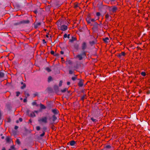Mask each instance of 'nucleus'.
<instances>
[{"instance_id":"nucleus-50","label":"nucleus","mask_w":150,"mask_h":150,"mask_svg":"<svg viewBox=\"0 0 150 150\" xmlns=\"http://www.w3.org/2000/svg\"><path fill=\"white\" fill-rule=\"evenodd\" d=\"M67 34H66V33H65V34H64V38H67Z\"/></svg>"},{"instance_id":"nucleus-58","label":"nucleus","mask_w":150,"mask_h":150,"mask_svg":"<svg viewBox=\"0 0 150 150\" xmlns=\"http://www.w3.org/2000/svg\"><path fill=\"white\" fill-rule=\"evenodd\" d=\"M1 110H0V120H1Z\"/></svg>"},{"instance_id":"nucleus-33","label":"nucleus","mask_w":150,"mask_h":150,"mask_svg":"<svg viewBox=\"0 0 150 150\" xmlns=\"http://www.w3.org/2000/svg\"><path fill=\"white\" fill-rule=\"evenodd\" d=\"M42 129H43L42 132H45V131H46L47 129V128L46 127H43Z\"/></svg>"},{"instance_id":"nucleus-64","label":"nucleus","mask_w":150,"mask_h":150,"mask_svg":"<svg viewBox=\"0 0 150 150\" xmlns=\"http://www.w3.org/2000/svg\"><path fill=\"white\" fill-rule=\"evenodd\" d=\"M147 93L148 94H149L150 93V91H148L147 92Z\"/></svg>"},{"instance_id":"nucleus-4","label":"nucleus","mask_w":150,"mask_h":150,"mask_svg":"<svg viewBox=\"0 0 150 150\" xmlns=\"http://www.w3.org/2000/svg\"><path fill=\"white\" fill-rule=\"evenodd\" d=\"M38 121L39 122H42L45 123H47V117H42L41 119H40L38 120Z\"/></svg>"},{"instance_id":"nucleus-53","label":"nucleus","mask_w":150,"mask_h":150,"mask_svg":"<svg viewBox=\"0 0 150 150\" xmlns=\"http://www.w3.org/2000/svg\"><path fill=\"white\" fill-rule=\"evenodd\" d=\"M73 73V71L71 70L69 71V74H72Z\"/></svg>"},{"instance_id":"nucleus-52","label":"nucleus","mask_w":150,"mask_h":150,"mask_svg":"<svg viewBox=\"0 0 150 150\" xmlns=\"http://www.w3.org/2000/svg\"><path fill=\"white\" fill-rule=\"evenodd\" d=\"M59 54L55 53V54H54V56H55L58 57V56H59Z\"/></svg>"},{"instance_id":"nucleus-21","label":"nucleus","mask_w":150,"mask_h":150,"mask_svg":"<svg viewBox=\"0 0 150 150\" xmlns=\"http://www.w3.org/2000/svg\"><path fill=\"white\" fill-rule=\"evenodd\" d=\"M79 45L77 43H76L74 45V47L75 49L78 50L79 49Z\"/></svg>"},{"instance_id":"nucleus-15","label":"nucleus","mask_w":150,"mask_h":150,"mask_svg":"<svg viewBox=\"0 0 150 150\" xmlns=\"http://www.w3.org/2000/svg\"><path fill=\"white\" fill-rule=\"evenodd\" d=\"M76 144V142L74 140H72L69 142L70 145L73 146L74 145Z\"/></svg>"},{"instance_id":"nucleus-63","label":"nucleus","mask_w":150,"mask_h":150,"mask_svg":"<svg viewBox=\"0 0 150 150\" xmlns=\"http://www.w3.org/2000/svg\"><path fill=\"white\" fill-rule=\"evenodd\" d=\"M70 35V34H68V35H67V38L68 39H69L70 38V37H69Z\"/></svg>"},{"instance_id":"nucleus-45","label":"nucleus","mask_w":150,"mask_h":150,"mask_svg":"<svg viewBox=\"0 0 150 150\" xmlns=\"http://www.w3.org/2000/svg\"><path fill=\"white\" fill-rule=\"evenodd\" d=\"M96 15L97 16H100V12H97L96 13Z\"/></svg>"},{"instance_id":"nucleus-61","label":"nucleus","mask_w":150,"mask_h":150,"mask_svg":"<svg viewBox=\"0 0 150 150\" xmlns=\"http://www.w3.org/2000/svg\"><path fill=\"white\" fill-rule=\"evenodd\" d=\"M70 84V83L69 82V81H68L67 82V84L68 85H69Z\"/></svg>"},{"instance_id":"nucleus-9","label":"nucleus","mask_w":150,"mask_h":150,"mask_svg":"<svg viewBox=\"0 0 150 150\" xmlns=\"http://www.w3.org/2000/svg\"><path fill=\"white\" fill-rule=\"evenodd\" d=\"M53 107V105L50 103H48L47 105V108L49 110H50Z\"/></svg>"},{"instance_id":"nucleus-25","label":"nucleus","mask_w":150,"mask_h":150,"mask_svg":"<svg viewBox=\"0 0 150 150\" xmlns=\"http://www.w3.org/2000/svg\"><path fill=\"white\" fill-rule=\"evenodd\" d=\"M89 43L91 46H93V45L95 44L96 43L94 41H90L89 42Z\"/></svg>"},{"instance_id":"nucleus-16","label":"nucleus","mask_w":150,"mask_h":150,"mask_svg":"<svg viewBox=\"0 0 150 150\" xmlns=\"http://www.w3.org/2000/svg\"><path fill=\"white\" fill-rule=\"evenodd\" d=\"M40 105L41 109H45L46 108V107L42 103H40Z\"/></svg>"},{"instance_id":"nucleus-7","label":"nucleus","mask_w":150,"mask_h":150,"mask_svg":"<svg viewBox=\"0 0 150 150\" xmlns=\"http://www.w3.org/2000/svg\"><path fill=\"white\" fill-rule=\"evenodd\" d=\"M87 47V45L86 42H83L82 44V49L83 50V51H84V50L86 49Z\"/></svg>"},{"instance_id":"nucleus-23","label":"nucleus","mask_w":150,"mask_h":150,"mask_svg":"<svg viewBox=\"0 0 150 150\" xmlns=\"http://www.w3.org/2000/svg\"><path fill=\"white\" fill-rule=\"evenodd\" d=\"M6 141L8 143L11 142V139L10 137H7L6 138Z\"/></svg>"},{"instance_id":"nucleus-2","label":"nucleus","mask_w":150,"mask_h":150,"mask_svg":"<svg viewBox=\"0 0 150 150\" xmlns=\"http://www.w3.org/2000/svg\"><path fill=\"white\" fill-rule=\"evenodd\" d=\"M86 20L87 23L91 26L93 25V24L91 23V22H94V23L95 22V21H96L95 19H91L90 17H88L86 19Z\"/></svg>"},{"instance_id":"nucleus-17","label":"nucleus","mask_w":150,"mask_h":150,"mask_svg":"<svg viewBox=\"0 0 150 150\" xmlns=\"http://www.w3.org/2000/svg\"><path fill=\"white\" fill-rule=\"evenodd\" d=\"M76 40V38H75L73 36H72L71 37V39H69V42H72Z\"/></svg>"},{"instance_id":"nucleus-46","label":"nucleus","mask_w":150,"mask_h":150,"mask_svg":"<svg viewBox=\"0 0 150 150\" xmlns=\"http://www.w3.org/2000/svg\"><path fill=\"white\" fill-rule=\"evenodd\" d=\"M50 53L51 54H52V55H54V51L52 50L50 52Z\"/></svg>"},{"instance_id":"nucleus-56","label":"nucleus","mask_w":150,"mask_h":150,"mask_svg":"<svg viewBox=\"0 0 150 150\" xmlns=\"http://www.w3.org/2000/svg\"><path fill=\"white\" fill-rule=\"evenodd\" d=\"M19 120L20 122H21L23 121V119H22V118H19Z\"/></svg>"},{"instance_id":"nucleus-12","label":"nucleus","mask_w":150,"mask_h":150,"mask_svg":"<svg viewBox=\"0 0 150 150\" xmlns=\"http://www.w3.org/2000/svg\"><path fill=\"white\" fill-rule=\"evenodd\" d=\"M54 89L56 93H57L59 91V87L57 86L54 85Z\"/></svg>"},{"instance_id":"nucleus-29","label":"nucleus","mask_w":150,"mask_h":150,"mask_svg":"<svg viewBox=\"0 0 150 150\" xmlns=\"http://www.w3.org/2000/svg\"><path fill=\"white\" fill-rule=\"evenodd\" d=\"M16 142L17 143V144L18 145H20L21 144V142H20L19 139H16Z\"/></svg>"},{"instance_id":"nucleus-36","label":"nucleus","mask_w":150,"mask_h":150,"mask_svg":"<svg viewBox=\"0 0 150 150\" xmlns=\"http://www.w3.org/2000/svg\"><path fill=\"white\" fill-rule=\"evenodd\" d=\"M6 107H7V109L9 110H10L11 109V108L10 105H6Z\"/></svg>"},{"instance_id":"nucleus-32","label":"nucleus","mask_w":150,"mask_h":150,"mask_svg":"<svg viewBox=\"0 0 150 150\" xmlns=\"http://www.w3.org/2000/svg\"><path fill=\"white\" fill-rule=\"evenodd\" d=\"M26 85L25 84H24L23 86L21 87V88L22 89H23L26 87Z\"/></svg>"},{"instance_id":"nucleus-39","label":"nucleus","mask_w":150,"mask_h":150,"mask_svg":"<svg viewBox=\"0 0 150 150\" xmlns=\"http://www.w3.org/2000/svg\"><path fill=\"white\" fill-rule=\"evenodd\" d=\"M111 146L109 145H107L105 147V148H107V149H110V148H111Z\"/></svg>"},{"instance_id":"nucleus-5","label":"nucleus","mask_w":150,"mask_h":150,"mask_svg":"<svg viewBox=\"0 0 150 150\" xmlns=\"http://www.w3.org/2000/svg\"><path fill=\"white\" fill-rule=\"evenodd\" d=\"M67 29V25H62L59 29L63 31H64L66 30Z\"/></svg>"},{"instance_id":"nucleus-6","label":"nucleus","mask_w":150,"mask_h":150,"mask_svg":"<svg viewBox=\"0 0 150 150\" xmlns=\"http://www.w3.org/2000/svg\"><path fill=\"white\" fill-rule=\"evenodd\" d=\"M52 112L54 115H57L59 113V111L56 108L52 109L51 110Z\"/></svg>"},{"instance_id":"nucleus-48","label":"nucleus","mask_w":150,"mask_h":150,"mask_svg":"<svg viewBox=\"0 0 150 150\" xmlns=\"http://www.w3.org/2000/svg\"><path fill=\"white\" fill-rule=\"evenodd\" d=\"M38 95V93H36L33 94V96L34 97L37 96V95Z\"/></svg>"},{"instance_id":"nucleus-37","label":"nucleus","mask_w":150,"mask_h":150,"mask_svg":"<svg viewBox=\"0 0 150 150\" xmlns=\"http://www.w3.org/2000/svg\"><path fill=\"white\" fill-rule=\"evenodd\" d=\"M105 17L106 18H107L108 19H109V18L110 16L108 14H107L105 15Z\"/></svg>"},{"instance_id":"nucleus-14","label":"nucleus","mask_w":150,"mask_h":150,"mask_svg":"<svg viewBox=\"0 0 150 150\" xmlns=\"http://www.w3.org/2000/svg\"><path fill=\"white\" fill-rule=\"evenodd\" d=\"M125 55V53L124 52H122L121 53L118 54L117 56L119 58H121L122 56H124Z\"/></svg>"},{"instance_id":"nucleus-24","label":"nucleus","mask_w":150,"mask_h":150,"mask_svg":"<svg viewBox=\"0 0 150 150\" xmlns=\"http://www.w3.org/2000/svg\"><path fill=\"white\" fill-rule=\"evenodd\" d=\"M41 23L39 22L37 23L35 25V28H36L38 27L40 25H41Z\"/></svg>"},{"instance_id":"nucleus-18","label":"nucleus","mask_w":150,"mask_h":150,"mask_svg":"<svg viewBox=\"0 0 150 150\" xmlns=\"http://www.w3.org/2000/svg\"><path fill=\"white\" fill-rule=\"evenodd\" d=\"M4 73L2 71H0V78H3L4 76Z\"/></svg>"},{"instance_id":"nucleus-40","label":"nucleus","mask_w":150,"mask_h":150,"mask_svg":"<svg viewBox=\"0 0 150 150\" xmlns=\"http://www.w3.org/2000/svg\"><path fill=\"white\" fill-rule=\"evenodd\" d=\"M16 96H18L20 94V93L19 91H17L16 92Z\"/></svg>"},{"instance_id":"nucleus-49","label":"nucleus","mask_w":150,"mask_h":150,"mask_svg":"<svg viewBox=\"0 0 150 150\" xmlns=\"http://www.w3.org/2000/svg\"><path fill=\"white\" fill-rule=\"evenodd\" d=\"M67 63L68 64H72V62L70 60H69L68 61Z\"/></svg>"},{"instance_id":"nucleus-13","label":"nucleus","mask_w":150,"mask_h":150,"mask_svg":"<svg viewBox=\"0 0 150 150\" xmlns=\"http://www.w3.org/2000/svg\"><path fill=\"white\" fill-rule=\"evenodd\" d=\"M52 122H51L50 124H52L57 119V117L55 115H53L52 116Z\"/></svg>"},{"instance_id":"nucleus-35","label":"nucleus","mask_w":150,"mask_h":150,"mask_svg":"<svg viewBox=\"0 0 150 150\" xmlns=\"http://www.w3.org/2000/svg\"><path fill=\"white\" fill-rule=\"evenodd\" d=\"M141 74L143 76H146V74L145 72H142L141 73Z\"/></svg>"},{"instance_id":"nucleus-26","label":"nucleus","mask_w":150,"mask_h":150,"mask_svg":"<svg viewBox=\"0 0 150 150\" xmlns=\"http://www.w3.org/2000/svg\"><path fill=\"white\" fill-rule=\"evenodd\" d=\"M30 116L32 117H35L36 116V115L35 113H34V112H33L30 114Z\"/></svg>"},{"instance_id":"nucleus-59","label":"nucleus","mask_w":150,"mask_h":150,"mask_svg":"<svg viewBox=\"0 0 150 150\" xmlns=\"http://www.w3.org/2000/svg\"><path fill=\"white\" fill-rule=\"evenodd\" d=\"M42 41L43 42V44H45L46 43V42L45 41V39H43L42 40Z\"/></svg>"},{"instance_id":"nucleus-44","label":"nucleus","mask_w":150,"mask_h":150,"mask_svg":"<svg viewBox=\"0 0 150 150\" xmlns=\"http://www.w3.org/2000/svg\"><path fill=\"white\" fill-rule=\"evenodd\" d=\"M43 132L42 133V134H41L40 135V137H43L44 135L45 134V132Z\"/></svg>"},{"instance_id":"nucleus-3","label":"nucleus","mask_w":150,"mask_h":150,"mask_svg":"<svg viewBox=\"0 0 150 150\" xmlns=\"http://www.w3.org/2000/svg\"><path fill=\"white\" fill-rule=\"evenodd\" d=\"M99 24L97 22H95L93 24V27L92 28L94 31H98V26Z\"/></svg>"},{"instance_id":"nucleus-19","label":"nucleus","mask_w":150,"mask_h":150,"mask_svg":"<svg viewBox=\"0 0 150 150\" xmlns=\"http://www.w3.org/2000/svg\"><path fill=\"white\" fill-rule=\"evenodd\" d=\"M63 23L62 22H60L59 21H58L57 22V24L58 26L60 28V27L61 26V25H62Z\"/></svg>"},{"instance_id":"nucleus-57","label":"nucleus","mask_w":150,"mask_h":150,"mask_svg":"<svg viewBox=\"0 0 150 150\" xmlns=\"http://www.w3.org/2000/svg\"><path fill=\"white\" fill-rule=\"evenodd\" d=\"M18 128V126H15L14 127V129H17Z\"/></svg>"},{"instance_id":"nucleus-38","label":"nucleus","mask_w":150,"mask_h":150,"mask_svg":"<svg viewBox=\"0 0 150 150\" xmlns=\"http://www.w3.org/2000/svg\"><path fill=\"white\" fill-rule=\"evenodd\" d=\"M62 82L63 81H62L61 80L60 81L59 84V86H62Z\"/></svg>"},{"instance_id":"nucleus-20","label":"nucleus","mask_w":150,"mask_h":150,"mask_svg":"<svg viewBox=\"0 0 150 150\" xmlns=\"http://www.w3.org/2000/svg\"><path fill=\"white\" fill-rule=\"evenodd\" d=\"M21 24V21H18L17 22L14 23L13 25H14L16 26L17 25H19Z\"/></svg>"},{"instance_id":"nucleus-60","label":"nucleus","mask_w":150,"mask_h":150,"mask_svg":"<svg viewBox=\"0 0 150 150\" xmlns=\"http://www.w3.org/2000/svg\"><path fill=\"white\" fill-rule=\"evenodd\" d=\"M51 119H52L51 117H49V120L50 121V123L51 122H52L51 121Z\"/></svg>"},{"instance_id":"nucleus-51","label":"nucleus","mask_w":150,"mask_h":150,"mask_svg":"<svg viewBox=\"0 0 150 150\" xmlns=\"http://www.w3.org/2000/svg\"><path fill=\"white\" fill-rule=\"evenodd\" d=\"M84 98V96H83L81 97V99L82 100H83Z\"/></svg>"},{"instance_id":"nucleus-31","label":"nucleus","mask_w":150,"mask_h":150,"mask_svg":"<svg viewBox=\"0 0 150 150\" xmlns=\"http://www.w3.org/2000/svg\"><path fill=\"white\" fill-rule=\"evenodd\" d=\"M76 76L77 75H76L75 76L72 77L71 78V79L73 81H75L77 79Z\"/></svg>"},{"instance_id":"nucleus-47","label":"nucleus","mask_w":150,"mask_h":150,"mask_svg":"<svg viewBox=\"0 0 150 150\" xmlns=\"http://www.w3.org/2000/svg\"><path fill=\"white\" fill-rule=\"evenodd\" d=\"M36 104V103L35 102H33L32 103V105H35Z\"/></svg>"},{"instance_id":"nucleus-11","label":"nucleus","mask_w":150,"mask_h":150,"mask_svg":"<svg viewBox=\"0 0 150 150\" xmlns=\"http://www.w3.org/2000/svg\"><path fill=\"white\" fill-rule=\"evenodd\" d=\"M78 80H79V81L78 83V85L80 87H82L83 85V80H81V79H79Z\"/></svg>"},{"instance_id":"nucleus-54","label":"nucleus","mask_w":150,"mask_h":150,"mask_svg":"<svg viewBox=\"0 0 150 150\" xmlns=\"http://www.w3.org/2000/svg\"><path fill=\"white\" fill-rule=\"evenodd\" d=\"M17 6L19 8H21V6L20 5H19V4H17Z\"/></svg>"},{"instance_id":"nucleus-41","label":"nucleus","mask_w":150,"mask_h":150,"mask_svg":"<svg viewBox=\"0 0 150 150\" xmlns=\"http://www.w3.org/2000/svg\"><path fill=\"white\" fill-rule=\"evenodd\" d=\"M11 149H12L13 150H16L14 146L13 145L11 146Z\"/></svg>"},{"instance_id":"nucleus-43","label":"nucleus","mask_w":150,"mask_h":150,"mask_svg":"<svg viewBox=\"0 0 150 150\" xmlns=\"http://www.w3.org/2000/svg\"><path fill=\"white\" fill-rule=\"evenodd\" d=\"M25 95L26 98L27 97H28L30 96V94L28 93H26L25 92Z\"/></svg>"},{"instance_id":"nucleus-22","label":"nucleus","mask_w":150,"mask_h":150,"mask_svg":"<svg viewBox=\"0 0 150 150\" xmlns=\"http://www.w3.org/2000/svg\"><path fill=\"white\" fill-rule=\"evenodd\" d=\"M52 81V78L51 76H49L48 79V82L49 83Z\"/></svg>"},{"instance_id":"nucleus-34","label":"nucleus","mask_w":150,"mask_h":150,"mask_svg":"<svg viewBox=\"0 0 150 150\" xmlns=\"http://www.w3.org/2000/svg\"><path fill=\"white\" fill-rule=\"evenodd\" d=\"M91 119L92 121L93 122H96L97 121V120L96 119H94L93 117H91Z\"/></svg>"},{"instance_id":"nucleus-28","label":"nucleus","mask_w":150,"mask_h":150,"mask_svg":"<svg viewBox=\"0 0 150 150\" xmlns=\"http://www.w3.org/2000/svg\"><path fill=\"white\" fill-rule=\"evenodd\" d=\"M109 40V38L108 37L105 38L103 39V40L105 42H108V40Z\"/></svg>"},{"instance_id":"nucleus-55","label":"nucleus","mask_w":150,"mask_h":150,"mask_svg":"<svg viewBox=\"0 0 150 150\" xmlns=\"http://www.w3.org/2000/svg\"><path fill=\"white\" fill-rule=\"evenodd\" d=\"M27 99H26V98H24L23 100V102H24V103H25L26 102H27Z\"/></svg>"},{"instance_id":"nucleus-1","label":"nucleus","mask_w":150,"mask_h":150,"mask_svg":"<svg viewBox=\"0 0 150 150\" xmlns=\"http://www.w3.org/2000/svg\"><path fill=\"white\" fill-rule=\"evenodd\" d=\"M76 57L79 58V60H81L83 58L86 57L85 51H83L82 53L76 56Z\"/></svg>"},{"instance_id":"nucleus-62","label":"nucleus","mask_w":150,"mask_h":150,"mask_svg":"<svg viewBox=\"0 0 150 150\" xmlns=\"http://www.w3.org/2000/svg\"><path fill=\"white\" fill-rule=\"evenodd\" d=\"M34 12L36 14H37V13H38V11L37 10H35Z\"/></svg>"},{"instance_id":"nucleus-10","label":"nucleus","mask_w":150,"mask_h":150,"mask_svg":"<svg viewBox=\"0 0 150 150\" xmlns=\"http://www.w3.org/2000/svg\"><path fill=\"white\" fill-rule=\"evenodd\" d=\"M30 23V21L29 20H23L21 21V24H28Z\"/></svg>"},{"instance_id":"nucleus-8","label":"nucleus","mask_w":150,"mask_h":150,"mask_svg":"<svg viewBox=\"0 0 150 150\" xmlns=\"http://www.w3.org/2000/svg\"><path fill=\"white\" fill-rule=\"evenodd\" d=\"M117 9V8L116 6H114L112 8L110 7L109 9V10L110 11L114 12H115Z\"/></svg>"},{"instance_id":"nucleus-42","label":"nucleus","mask_w":150,"mask_h":150,"mask_svg":"<svg viewBox=\"0 0 150 150\" xmlns=\"http://www.w3.org/2000/svg\"><path fill=\"white\" fill-rule=\"evenodd\" d=\"M36 129L37 130L39 131L40 129V127L39 126H37L36 127Z\"/></svg>"},{"instance_id":"nucleus-27","label":"nucleus","mask_w":150,"mask_h":150,"mask_svg":"<svg viewBox=\"0 0 150 150\" xmlns=\"http://www.w3.org/2000/svg\"><path fill=\"white\" fill-rule=\"evenodd\" d=\"M68 90V88H64L63 89L61 90V91L62 93H64Z\"/></svg>"},{"instance_id":"nucleus-30","label":"nucleus","mask_w":150,"mask_h":150,"mask_svg":"<svg viewBox=\"0 0 150 150\" xmlns=\"http://www.w3.org/2000/svg\"><path fill=\"white\" fill-rule=\"evenodd\" d=\"M45 69L48 72H50L51 71V69L48 67H46L45 68Z\"/></svg>"}]
</instances>
